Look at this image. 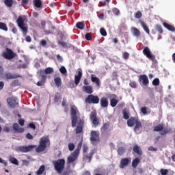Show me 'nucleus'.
<instances>
[{"instance_id":"f257e3e1","label":"nucleus","mask_w":175,"mask_h":175,"mask_svg":"<svg viewBox=\"0 0 175 175\" xmlns=\"http://www.w3.org/2000/svg\"><path fill=\"white\" fill-rule=\"evenodd\" d=\"M47 146H50V138L49 135L42 137L40 139L38 146L36 148V152H43L47 148Z\"/></svg>"},{"instance_id":"f03ea898","label":"nucleus","mask_w":175,"mask_h":175,"mask_svg":"<svg viewBox=\"0 0 175 175\" xmlns=\"http://www.w3.org/2000/svg\"><path fill=\"white\" fill-rule=\"evenodd\" d=\"M55 170L58 173V174H61L64 170L65 169V159H59L57 160H55L52 162Z\"/></svg>"},{"instance_id":"7ed1b4c3","label":"nucleus","mask_w":175,"mask_h":175,"mask_svg":"<svg viewBox=\"0 0 175 175\" xmlns=\"http://www.w3.org/2000/svg\"><path fill=\"white\" fill-rule=\"evenodd\" d=\"M81 77H83V70H81V68H79L77 70V75L75 76V82H73V81H70L68 83L69 88H76V87L80 84Z\"/></svg>"},{"instance_id":"20e7f679","label":"nucleus","mask_w":175,"mask_h":175,"mask_svg":"<svg viewBox=\"0 0 175 175\" xmlns=\"http://www.w3.org/2000/svg\"><path fill=\"white\" fill-rule=\"evenodd\" d=\"M70 114H71V124L72 128H75L77 124V120H80L77 117V107L72 106L70 108Z\"/></svg>"},{"instance_id":"39448f33","label":"nucleus","mask_w":175,"mask_h":175,"mask_svg":"<svg viewBox=\"0 0 175 175\" xmlns=\"http://www.w3.org/2000/svg\"><path fill=\"white\" fill-rule=\"evenodd\" d=\"M154 132H160L159 135L161 136H165L167 135V133H172L171 129H164L163 124H159L154 127Z\"/></svg>"},{"instance_id":"423d86ee","label":"nucleus","mask_w":175,"mask_h":175,"mask_svg":"<svg viewBox=\"0 0 175 175\" xmlns=\"http://www.w3.org/2000/svg\"><path fill=\"white\" fill-rule=\"evenodd\" d=\"M1 55L5 58V59H13V58H16V57H17V54L9 48H6L5 51H3L1 53Z\"/></svg>"},{"instance_id":"0eeeda50","label":"nucleus","mask_w":175,"mask_h":175,"mask_svg":"<svg viewBox=\"0 0 175 175\" xmlns=\"http://www.w3.org/2000/svg\"><path fill=\"white\" fill-rule=\"evenodd\" d=\"M99 100V96L94 94H89L85 99V103H88L89 105H98Z\"/></svg>"},{"instance_id":"6e6552de","label":"nucleus","mask_w":175,"mask_h":175,"mask_svg":"<svg viewBox=\"0 0 175 175\" xmlns=\"http://www.w3.org/2000/svg\"><path fill=\"white\" fill-rule=\"evenodd\" d=\"M18 27L21 29L23 35H27L28 33V27L24 25V18L23 16H19L16 20Z\"/></svg>"},{"instance_id":"1a4fd4ad","label":"nucleus","mask_w":175,"mask_h":175,"mask_svg":"<svg viewBox=\"0 0 175 175\" xmlns=\"http://www.w3.org/2000/svg\"><path fill=\"white\" fill-rule=\"evenodd\" d=\"M36 147V146L35 145L18 146L16 148V151L18 152H29L31 151H33V148Z\"/></svg>"},{"instance_id":"9d476101","label":"nucleus","mask_w":175,"mask_h":175,"mask_svg":"<svg viewBox=\"0 0 175 175\" xmlns=\"http://www.w3.org/2000/svg\"><path fill=\"white\" fill-rule=\"evenodd\" d=\"M2 77L3 79H5V80H13L14 79H18L21 77V75L18 74H13L12 72H7L3 74Z\"/></svg>"},{"instance_id":"9b49d317","label":"nucleus","mask_w":175,"mask_h":175,"mask_svg":"<svg viewBox=\"0 0 175 175\" xmlns=\"http://www.w3.org/2000/svg\"><path fill=\"white\" fill-rule=\"evenodd\" d=\"M84 120L83 119H79L77 121V126L75 129V133L77 135L79 133H83V128H84Z\"/></svg>"},{"instance_id":"f8f14e48","label":"nucleus","mask_w":175,"mask_h":175,"mask_svg":"<svg viewBox=\"0 0 175 175\" xmlns=\"http://www.w3.org/2000/svg\"><path fill=\"white\" fill-rule=\"evenodd\" d=\"M38 74L40 76L41 79L37 83V85L38 87H42V85H44V83H46V79H47V76L44 75V71L42 70H40L38 71Z\"/></svg>"},{"instance_id":"ddd939ff","label":"nucleus","mask_w":175,"mask_h":175,"mask_svg":"<svg viewBox=\"0 0 175 175\" xmlns=\"http://www.w3.org/2000/svg\"><path fill=\"white\" fill-rule=\"evenodd\" d=\"M143 54L144 55H146V57L151 61H154V59H155V55H154L151 53V50H150V48H148V46L144 48Z\"/></svg>"},{"instance_id":"4468645a","label":"nucleus","mask_w":175,"mask_h":175,"mask_svg":"<svg viewBox=\"0 0 175 175\" xmlns=\"http://www.w3.org/2000/svg\"><path fill=\"white\" fill-rule=\"evenodd\" d=\"M96 116L97 114L95 111H92L90 113V120L94 126H98V125H99V118H98Z\"/></svg>"},{"instance_id":"2eb2a0df","label":"nucleus","mask_w":175,"mask_h":175,"mask_svg":"<svg viewBox=\"0 0 175 175\" xmlns=\"http://www.w3.org/2000/svg\"><path fill=\"white\" fill-rule=\"evenodd\" d=\"M7 103L12 109L18 105V101H17L16 97H10L7 98Z\"/></svg>"},{"instance_id":"dca6fc26","label":"nucleus","mask_w":175,"mask_h":175,"mask_svg":"<svg viewBox=\"0 0 175 175\" xmlns=\"http://www.w3.org/2000/svg\"><path fill=\"white\" fill-rule=\"evenodd\" d=\"M90 141L93 142H99V132L92 131L90 133Z\"/></svg>"},{"instance_id":"f3484780","label":"nucleus","mask_w":175,"mask_h":175,"mask_svg":"<svg viewBox=\"0 0 175 175\" xmlns=\"http://www.w3.org/2000/svg\"><path fill=\"white\" fill-rule=\"evenodd\" d=\"M80 154L79 153H77L76 152H73L71 155H70L68 157V159H67V163H73V162H75V161H76V159H77V158L79 157V155Z\"/></svg>"},{"instance_id":"a211bd4d","label":"nucleus","mask_w":175,"mask_h":175,"mask_svg":"<svg viewBox=\"0 0 175 175\" xmlns=\"http://www.w3.org/2000/svg\"><path fill=\"white\" fill-rule=\"evenodd\" d=\"M139 83H142L143 85L148 84V77L146 75H140L139 78Z\"/></svg>"},{"instance_id":"6ab92c4d","label":"nucleus","mask_w":175,"mask_h":175,"mask_svg":"<svg viewBox=\"0 0 175 175\" xmlns=\"http://www.w3.org/2000/svg\"><path fill=\"white\" fill-rule=\"evenodd\" d=\"M100 105L101 107L107 108L109 106V100L106 97H102L100 100Z\"/></svg>"},{"instance_id":"aec40b11","label":"nucleus","mask_w":175,"mask_h":175,"mask_svg":"<svg viewBox=\"0 0 175 175\" xmlns=\"http://www.w3.org/2000/svg\"><path fill=\"white\" fill-rule=\"evenodd\" d=\"M135 127H134V132H135V133H140V130L142 128V122L140 120H139V119L137 120V122H135Z\"/></svg>"},{"instance_id":"412c9836","label":"nucleus","mask_w":175,"mask_h":175,"mask_svg":"<svg viewBox=\"0 0 175 175\" xmlns=\"http://www.w3.org/2000/svg\"><path fill=\"white\" fill-rule=\"evenodd\" d=\"M128 163H129V159L123 158L120 160V164L119 167H120V169H124L125 166H128Z\"/></svg>"},{"instance_id":"4be33fe9","label":"nucleus","mask_w":175,"mask_h":175,"mask_svg":"<svg viewBox=\"0 0 175 175\" xmlns=\"http://www.w3.org/2000/svg\"><path fill=\"white\" fill-rule=\"evenodd\" d=\"M138 120L139 119H137V118H131L127 120L128 126H130V127L135 126Z\"/></svg>"},{"instance_id":"5701e85b","label":"nucleus","mask_w":175,"mask_h":175,"mask_svg":"<svg viewBox=\"0 0 175 175\" xmlns=\"http://www.w3.org/2000/svg\"><path fill=\"white\" fill-rule=\"evenodd\" d=\"M91 80L94 83V84H96V87H100V79L95 77L94 75H91Z\"/></svg>"},{"instance_id":"b1692460","label":"nucleus","mask_w":175,"mask_h":175,"mask_svg":"<svg viewBox=\"0 0 175 175\" xmlns=\"http://www.w3.org/2000/svg\"><path fill=\"white\" fill-rule=\"evenodd\" d=\"M109 128H110V124L109 122L105 123L101 127L102 133H107L108 132H110Z\"/></svg>"},{"instance_id":"393cba45","label":"nucleus","mask_w":175,"mask_h":175,"mask_svg":"<svg viewBox=\"0 0 175 175\" xmlns=\"http://www.w3.org/2000/svg\"><path fill=\"white\" fill-rule=\"evenodd\" d=\"M82 90L83 92H86V94H92L94 92V89L92 88V86H83Z\"/></svg>"},{"instance_id":"a878e982","label":"nucleus","mask_w":175,"mask_h":175,"mask_svg":"<svg viewBox=\"0 0 175 175\" xmlns=\"http://www.w3.org/2000/svg\"><path fill=\"white\" fill-rule=\"evenodd\" d=\"M139 24H141L142 28L144 29V30L145 31V32H146V33H148V35H150V29L148 28V26H147V25L146 24V23H144V21L139 20Z\"/></svg>"},{"instance_id":"bb28decb","label":"nucleus","mask_w":175,"mask_h":175,"mask_svg":"<svg viewBox=\"0 0 175 175\" xmlns=\"http://www.w3.org/2000/svg\"><path fill=\"white\" fill-rule=\"evenodd\" d=\"M12 128L14 131H16V132H18V133H23V132H24V129L20 128L18 124L17 123H14L12 126Z\"/></svg>"},{"instance_id":"cd10ccee","label":"nucleus","mask_w":175,"mask_h":175,"mask_svg":"<svg viewBox=\"0 0 175 175\" xmlns=\"http://www.w3.org/2000/svg\"><path fill=\"white\" fill-rule=\"evenodd\" d=\"M54 83L56 87L59 88L62 85V79L60 77H56L54 78Z\"/></svg>"},{"instance_id":"c85d7f7f","label":"nucleus","mask_w":175,"mask_h":175,"mask_svg":"<svg viewBox=\"0 0 175 175\" xmlns=\"http://www.w3.org/2000/svg\"><path fill=\"white\" fill-rule=\"evenodd\" d=\"M163 27L168 29V31H171L172 32H175V27L174 26H172V25H169L166 22L163 23Z\"/></svg>"},{"instance_id":"c756f323","label":"nucleus","mask_w":175,"mask_h":175,"mask_svg":"<svg viewBox=\"0 0 175 175\" xmlns=\"http://www.w3.org/2000/svg\"><path fill=\"white\" fill-rule=\"evenodd\" d=\"M133 150L134 152H135V154H137V155H142L143 154L142 149L137 145H135L133 148Z\"/></svg>"},{"instance_id":"7c9ffc66","label":"nucleus","mask_w":175,"mask_h":175,"mask_svg":"<svg viewBox=\"0 0 175 175\" xmlns=\"http://www.w3.org/2000/svg\"><path fill=\"white\" fill-rule=\"evenodd\" d=\"M140 163V159L139 158H135V159L133 160L131 165L132 167L134 169H136L137 167V165Z\"/></svg>"},{"instance_id":"2f4dec72","label":"nucleus","mask_w":175,"mask_h":175,"mask_svg":"<svg viewBox=\"0 0 175 175\" xmlns=\"http://www.w3.org/2000/svg\"><path fill=\"white\" fill-rule=\"evenodd\" d=\"M9 161L11 163H12L13 165H18V160H17V159H16L15 157H14L13 156H10L9 158Z\"/></svg>"},{"instance_id":"473e14b6","label":"nucleus","mask_w":175,"mask_h":175,"mask_svg":"<svg viewBox=\"0 0 175 175\" xmlns=\"http://www.w3.org/2000/svg\"><path fill=\"white\" fill-rule=\"evenodd\" d=\"M44 170H46V167H44V165H42L40 167V168L38 169V170L36 172L37 175H41L43 174Z\"/></svg>"},{"instance_id":"72a5a7b5","label":"nucleus","mask_w":175,"mask_h":175,"mask_svg":"<svg viewBox=\"0 0 175 175\" xmlns=\"http://www.w3.org/2000/svg\"><path fill=\"white\" fill-rule=\"evenodd\" d=\"M45 75H51V73H54V69L51 67H48L44 70Z\"/></svg>"},{"instance_id":"f704fd0d","label":"nucleus","mask_w":175,"mask_h":175,"mask_svg":"<svg viewBox=\"0 0 175 175\" xmlns=\"http://www.w3.org/2000/svg\"><path fill=\"white\" fill-rule=\"evenodd\" d=\"M132 31L133 32V34L135 36H137V38H139L140 36V31L137 29L136 27H132Z\"/></svg>"},{"instance_id":"c9c22d12","label":"nucleus","mask_w":175,"mask_h":175,"mask_svg":"<svg viewBox=\"0 0 175 175\" xmlns=\"http://www.w3.org/2000/svg\"><path fill=\"white\" fill-rule=\"evenodd\" d=\"M118 105V100L113 98L110 100V105L111 107H116Z\"/></svg>"},{"instance_id":"e433bc0d","label":"nucleus","mask_w":175,"mask_h":175,"mask_svg":"<svg viewBox=\"0 0 175 175\" xmlns=\"http://www.w3.org/2000/svg\"><path fill=\"white\" fill-rule=\"evenodd\" d=\"M83 146V142L81 141L77 146V148L74 150V152H77V154H80V150H81V147Z\"/></svg>"},{"instance_id":"4c0bfd02","label":"nucleus","mask_w":175,"mask_h":175,"mask_svg":"<svg viewBox=\"0 0 175 175\" xmlns=\"http://www.w3.org/2000/svg\"><path fill=\"white\" fill-rule=\"evenodd\" d=\"M155 29L159 33H163V29L161 25H156Z\"/></svg>"},{"instance_id":"58836bf2","label":"nucleus","mask_w":175,"mask_h":175,"mask_svg":"<svg viewBox=\"0 0 175 175\" xmlns=\"http://www.w3.org/2000/svg\"><path fill=\"white\" fill-rule=\"evenodd\" d=\"M76 27L77 28H78V29H84V23L83 22H78L76 24Z\"/></svg>"},{"instance_id":"ea45409f","label":"nucleus","mask_w":175,"mask_h":175,"mask_svg":"<svg viewBox=\"0 0 175 175\" xmlns=\"http://www.w3.org/2000/svg\"><path fill=\"white\" fill-rule=\"evenodd\" d=\"M34 6L36 8H41L42 7V1L40 0H33Z\"/></svg>"},{"instance_id":"a19ab883","label":"nucleus","mask_w":175,"mask_h":175,"mask_svg":"<svg viewBox=\"0 0 175 175\" xmlns=\"http://www.w3.org/2000/svg\"><path fill=\"white\" fill-rule=\"evenodd\" d=\"M4 3L8 8H12L13 6V0H5Z\"/></svg>"},{"instance_id":"79ce46f5","label":"nucleus","mask_w":175,"mask_h":175,"mask_svg":"<svg viewBox=\"0 0 175 175\" xmlns=\"http://www.w3.org/2000/svg\"><path fill=\"white\" fill-rule=\"evenodd\" d=\"M125 152V148L124 147H119L118 148V155H122Z\"/></svg>"},{"instance_id":"37998d69","label":"nucleus","mask_w":175,"mask_h":175,"mask_svg":"<svg viewBox=\"0 0 175 175\" xmlns=\"http://www.w3.org/2000/svg\"><path fill=\"white\" fill-rule=\"evenodd\" d=\"M0 29H2L3 31H8V26L2 23V22H0Z\"/></svg>"},{"instance_id":"c03bdc74","label":"nucleus","mask_w":175,"mask_h":175,"mask_svg":"<svg viewBox=\"0 0 175 175\" xmlns=\"http://www.w3.org/2000/svg\"><path fill=\"white\" fill-rule=\"evenodd\" d=\"M142 16H143V14H142V12L140 11H137L134 14V17L135 18H142Z\"/></svg>"},{"instance_id":"a18cd8bd","label":"nucleus","mask_w":175,"mask_h":175,"mask_svg":"<svg viewBox=\"0 0 175 175\" xmlns=\"http://www.w3.org/2000/svg\"><path fill=\"white\" fill-rule=\"evenodd\" d=\"M107 97L108 99H110V100H111L112 99L116 98L117 95H116L114 94H107Z\"/></svg>"},{"instance_id":"49530a36","label":"nucleus","mask_w":175,"mask_h":175,"mask_svg":"<svg viewBox=\"0 0 175 175\" xmlns=\"http://www.w3.org/2000/svg\"><path fill=\"white\" fill-rule=\"evenodd\" d=\"M100 35H102V36H107V31H106V29H105V28L100 29Z\"/></svg>"},{"instance_id":"de8ad7c7","label":"nucleus","mask_w":175,"mask_h":175,"mask_svg":"<svg viewBox=\"0 0 175 175\" xmlns=\"http://www.w3.org/2000/svg\"><path fill=\"white\" fill-rule=\"evenodd\" d=\"M92 157H94V152H90L89 155L85 156V158L88 159L89 162H91L92 160Z\"/></svg>"},{"instance_id":"09e8293b","label":"nucleus","mask_w":175,"mask_h":175,"mask_svg":"<svg viewBox=\"0 0 175 175\" xmlns=\"http://www.w3.org/2000/svg\"><path fill=\"white\" fill-rule=\"evenodd\" d=\"M68 147L69 151H73V150H75V144L73 143H69L68 144Z\"/></svg>"},{"instance_id":"8fccbe9b","label":"nucleus","mask_w":175,"mask_h":175,"mask_svg":"<svg viewBox=\"0 0 175 175\" xmlns=\"http://www.w3.org/2000/svg\"><path fill=\"white\" fill-rule=\"evenodd\" d=\"M160 173L161 175H167V173H169V170L166 169H161Z\"/></svg>"},{"instance_id":"3c124183","label":"nucleus","mask_w":175,"mask_h":175,"mask_svg":"<svg viewBox=\"0 0 175 175\" xmlns=\"http://www.w3.org/2000/svg\"><path fill=\"white\" fill-rule=\"evenodd\" d=\"M129 85L131 88H137V83L135 81H131Z\"/></svg>"},{"instance_id":"603ef678","label":"nucleus","mask_w":175,"mask_h":175,"mask_svg":"<svg viewBox=\"0 0 175 175\" xmlns=\"http://www.w3.org/2000/svg\"><path fill=\"white\" fill-rule=\"evenodd\" d=\"M123 118H124V120H129V115L125 110H123Z\"/></svg>"},{"instance_id":"864d4df0","label":"nucleus","mask_w":175,"mask_h":175,"mask_svg":"<svg viewBox=\"0 0 175 175\" xmlns=\"http://www.w3.org/2000/svg\"><path fill=\"white\" fill-rule=\"evenodd\" d=\"M122 58L124 59H129V53H128V52L123 53Z\"/></svg>"},{"instance_id":"5fc2aeb1","label":"nucleus","mask_w":175,"mask_h":175,"mask_svg":"<svg viewBox=\"0 0 175 175\" xmlns=\"http://www.w3.org/2000/svg\"><path fill=\"white\" fill-rule=\"evenodd\" d=\"M152 84L153 85H159V79L158 78H156L154 79L153 81H152Z\"/></svg>"},{"instance_id":"6e6d98bb","label":"nucleus","mask_w":175,"mask_h":175,"mask_svg":"<svg viewBox=\"0 0 175 175\" xmlns=\"http://www.w3.org/2000/svg\"><path fill=\"white\" fill-rule=\"evenodd\" d=\"M59 72L62 73V75H65V73H66V68H65V66H62L60 68H59Z\"/></svg>"},{"instance_id":"4d7b16f0","label":"nucleus","mask_w":175,"mask_h":175,"mask_svg":"<svg viewBox=\"0 0 175 175\" xmlns=\"http://www.w3.org/2000/svg\"><path fill=\"white\" fill-rule=\"evenodd\" d=\"M85 38L86 40H91V39H92V36L90 33H87L85 36Z\"/></svg>"},{"instance_id":"13d9d810","label":"nucleus","mask_w":175,"mask_h":175,"mask_svg":"<svg viewBox=\"0 0 175 175\" xmlns=\"http://www.w3.org/2000/svg\"><path fill=\"white\" fill-rule=\"evenodd\" d=\"M11 85H12V87H17V85H18V79L13 81L11 83Z\"/></svg>"},{"instance_id":"bf43d9fd","label":"nucleus","mask_w":175,"mask_h":175,"mask_svg":"<svg viewBox=\"0 0 175 175\" xmlns=\"http://www.w3.org/2000/svg\"><path fill=\"white\" fill-rule=\"evenodd\" d=\"M26 138L28 139V140H32V139H33V136L31 133H28L26 134Z\"/></svg>"},{"instance_id":"052dcab7","label":"nucleus","mask_w":175,"mask_h":175,"mask_svg":"<svg viewBox=\"0 0 175 175\" xmlns=\"http://www.w3.org/2000/svg\"><path fill=\"white\" fill-rule=\"evenodd\" d=\"M141 111L142 113H144V115L147 114V107H143L141 108Z\"/></svg>"},{"instance_id":"680f3d73","label":"nucleus","mask_w":175,"mask_h":175,"mask_svg":"<svg viewBox=\"0 0 175 175\" xmlns=\"http://www.w3.org/2000/svg\"><path fill=\"white\" fill-rule=\"evenodd\" d=\"M28 126L31 128V129L36 130V126H35V124L33 123H29Z\"/></svg>"},{"instance_id":"e2e57ef3","label":"nucleus","mask_w":175,"mask_h":175,"mask_svg":"<svg viewBox=\"0 0 175 175\" xmlns=\"http://www.w3.org/2000/svg\"><path fill=\"white\" fill-rule=\"evenodd\" d=\"M58 44H60V46H62V47H66V42L64 41H59Z\"/></svg>"},{"instance_id":"0e129e2a","label":"nucleus","mask_w":175,"mask_h":175,"mask_svg":"<svg viewBox=\"0 0 175 175\" xmlns=\"http://www.w3.org/2000/svg\"><path fill=\"white\" fill-rule=\"evenodd\" d=\"M24 122H25V120H24V119H19V120H18V124H19L21 126H24Z\"/></svg>"},{"instance_id":"69168bd1","label":"nucleus","mask_w":175,"mask_h":175,"mask_svg":"<svg viewBox=\"0 0 175 175\" xmlns=\"http://www.w3.org/2000/svg\"><path fill=\"white\" fill-rule=\"evenodd\" d=\"M88 151V146L85 144L83 146V152H87Z\"/></svg>"},{"instance_id":"338daca9","label":"nucleus","mask_w":175,"mask_h":175,"mask_svg":"<svg viewBox=\"0 0 175 175\" xmlns=\"http://www.w3.org/2000/svg\"><path fill=\"white\" fill-rule=\"evenodd\" d=\"M40 44L41 46H43L44 47V46L47 44V41H46V40H42L40 42Z\"/></svg>"},{"instance_id":"774afa93","label":"nucleus","mask_w":175,"mask_h":175,"mask_svg":"<svg viewBox=\"0 0 175 175\" xmlns=\"http://www.w3.org/2000/svg\"><path fill=\"white\" fill-rule=\"evenodd\" d=\"M23 165H24L25 166H28V165H29V161H28L27 160H23Z\"/></svg>"}]
</instances>
